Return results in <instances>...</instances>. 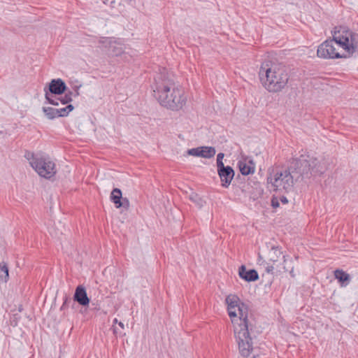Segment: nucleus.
<instances>
[{
	"instance_id": "f257e3e1",
	"label": "nucleus",
	"mask_w": 358,
	"mask_h": 358,
	"mask_svg": "<svg viewBox=\"0 0 358 358\" xmlns=\"http://www.w3.org/2000/svg\"><path fill=\"white\" fill-rule=\"evenodd\" d=\"M225 301L241 355L245 358L252 355L255 358L252 340L255 335L253 334L252 318L248 317V306L236 294H229Z\"/></svg>"
},
{
	"instance_id": "f03ea898",
	"label": "nucleus",
	"mask_w": 358,
	"mask_h": 358,
	"mask_svg": "<svg viewBox=\"0 0 358 358\" xmlns=\"http://www.w3.org/2000/svg\"><path fill=\"white\" fill-rule=\"evenodd\" d=\"M152 87L153 96L161 106L172 110H178L185 106L187 99L183 90L165 69L155 77Z\"/></svg>"
},
{
	"instance_id": "7ed1b4c3",
	"label": "nucleus",
	"mask_w": 358,
	"mask_h": 358,
	"mask_svg": "<svg viewBox=\"0 0 358 358\" xmlns=\"http://www.w3.org/2000/svg\"><path fill=\"white\" fill-rule=\"evenodd\" d=\"M259 76L263 86L270 92L281 91L287 84L289 76L284 66L264 62Z\"/></svg>"
},
{
	"instance_id": "20e7f679",
	"label": "nucleus",
	"mask_w": 358,
	"mask_h": 358,
	"mask_svg": "<svg viewBox=\"0 0 358 358\" xmlns=\"http://www.w3.org/2000/svg\"><path fill=\"white\" fill-rule=\"evenodd\" d=\"M296 181L299 179H308L313 176H320L325 171L321 162L316 157L309 155H301L299 157L293 159L289 165Z\"/></svg>"
},
{
	"instance_id": "39448f33",
	"label": "nucleus",
	"mask_w": 358,
	"mask_h": 358,
	"mask_svg": "<svg viewBox=\"0 0 358 358\" xmlns=\"http://www.w3.org/2000/svg\"><path fill=\"white\" fill-rule=\"evenodd\" d=\"M295 177L289 166L283 170H273L267 177V184L271 191L288 194L294 189Z\"/></svg>"
},
{
	"instance_id": "423d86ee",
	"label": "nucleus",
	"mask_w": 358,
	"mask_h": 358,
	"mask_svg": "<svg viewBox=\"0 0 358 358\" xmlns=\"http://www.w3.org/2000/svg\"><path fill=\"white\" fill-rule=\"evenodd\" d=\"M331 34L332 37L335 38L346 58H349L354 53L358 52L357 32L351 30L346 26H337L334 28Z\"/></svg>"
},
{
	"instance_id": "0eeeda50",
	"label": "nucleus",
	"mask_w": 358,
	"mask_h": 358,
	"mask_svg": "<svg viewBox=\"0 0 358 358\" xmlns=\"http://www.w3.org/2000/svg\"><path fill=\"white\" fill-rule=\"evenodd\" d=\"M24 157L40 176L50 179L56 174L55 164L48 157L29 151L25 152Z\"/></svg>"
},
{
	"instance_id": "6e6552de",
	"label": "nucleus",
	"mask_w": 358,
	"mask_h": 358,
	"mask_svg": "<svg viewBox=\"0 0 358 358\" xmlns=\"http://www.w3.org/2000/svg\"><path fill=\"white\" fill-rule=\"evenodd\" d=\"M266 259L275 266L276 269L280 271L282 268L285 272H289L292 277H294L292 259L287 258L279 247L273 246L268 252Z\"/></svg>"
},
{
	"instance_id": "1a4fd4ad",
	"label": "nucleus",
	"mask_w": 358,
	"mask_h": 358,
	"mask_svg": "<svg viewBox=\"0 0 358 358\" xmlns=\"http://www.w3.org/2000/svg\"><path fill=\"white\" fill-rule=\"evenodd\" d=\"M317 55L319 57L323 59L346 58L334 37L332 39L324 41L318 46Z\"/></svg>"
},
{
	"instance_id": "9d476101",
	"label": "nucleus",
	"mask_w": 358,
	"mask_h": 358,
	"mask_svg": "<svg viewBox=\"0 0 358 358\" xmlns=\"http://www.w3.org/2000/svg\"><path fill=\"white\" fill-rule=\"evenodd\" d=\"M45 97L48 102L52 105L57 106L58 101L52 99L50 93L52 94L62 95L66 91V85L63 80L61 78L52 79L49 83L48 90L44 89Z\"/></svg>"
},
{
	"instance_id": "9b49d317",
	"label": "nucleus",
	"mask_w": 358,
	"mask_h": 358,
	"mask_svg": "<svg viewBox=\"0 0 358 358\" xmlns=\"http://www.w3.org/2000/svg\"><path fill=\"white\" fill-rule=\"evenodd\" d=\"M103 43L108 47V53L112 56H120L124 52V45L112 38H106Z\"/></svg>"
},
{
	"instance_id": "f8f14e48",
	"label": "nucleus",
	"mask_w": 358,
	"mask_h": 358,
	"mask_svg": "<svg viewBox=\"0 0 358 358\" xmlns=\"http://www.w3.org/2000/svg\"><path fill=\"white\" fill-rule=\"evenodd\" d=\"M217 172L222 182V185L224 187H228L234 176L233 169L229 166H227L217 170Z\"/></svg>"
},
{
	"instance_id": "ddd939ff",
	"label": "nucleus",
	"mask_w": 358,
	"mask_h": 358,
	"mask_svg": "<svg viewBox=\"0 0 358 358\" xmlns=\"http://www.w3.org/2000/svg\"><path fill=\"white\" fill-rule=\"evenodd\" d=\"M73 299L77 301L81 306H87L90 303V299L87 296L85 287L82 285H79L76 287Z\"/></svg>"
},
{
	"instance_id": "4468645a",
	"label": "nucleus",
	"mask_w": 358,
	"mask_h": 358,
	"mask_svg": "<svg viewBox=\"0 0 358 358\" xmlns=\"http://www.w3.org/2000/svg\"><path fill=\"white\" fill-rule=\"evenodd\" d=\"M238 274L240 278L247 282L255 281L259 278V275L255 269L248 271L244 265L239 268Z\"/></svg>"
},
{
	"instance_id": "2eb2a0df",
	"label": "nucleus",
	"mask_w": 358,
	"mask_h": 358,
	"mask_svg": "<svg viewBox=\"0 0 358 358\" xmlns=\"http://www.w3.org/2000/svg\"><path fill=\"white\" fill-rule=\"evenodd\" d=\"M335 278L340 282L341 287H346L350 282V276L341 269L334 271Z\"/></svg>"
},
{
	"instance_id": "dca6fc26",
	"label": "nucleus",
	"mask_w": 358,
	"mask_h": 358,
	"mask_svg": "<svg viewBox=\"0 0 358 358\" xmlns=\"http://www.w3.org/2000/svg\"><path fill=\"white\" fill-rule=\"evenodd\" d=\"M249 163L250 164L243 162H240L239 164L240 171L244 176H247L255 172V164L251 161H250Z\"/></svg>"
},
{
	"instance_id": "f3484780",
	"label": "nucleus",
	"mask_w": 358,
	"mask_h": 358,
	"mask_svg": "<svg viewBox=\"0 0 358 358\" xmlns=\"http://www.w3.org/2000/svg\"><path fill=\"white\" fill-rule=\"evenodd\" d=\"M200 152L201 157L209 159L215 156L216 150L213 147L202 146Z\"/></svg>"
},
{
	"instance_id": "a211bd4d",
	"label": "nucleus",
	"mask_w": 358,
	"mask_h": 358,
	"mask_svg": "<svg viewBox=\"0 0 358 358\" xmlns=\"http://www.w3.org/2000/svg\"><path fill=\"white\" fill-rule=\"evenodd\" d=\"M280 201L282 204L288 203V199L284 195H282L280 197L277 196H273L272 199H271V206L273 208H278L279 206H280Z\"/></svg>"
},
{
	"instance_id": "6ab92c4d",
	"label": "nucleus",
	"mask_w": 358,
	"mask_h": 358,
	"mask_svg": "<svg viewBox=\"0 0 358 358\" xmlns=\"http://www.w3.org/2000/svg\"><path fill=\"white\" fill-rule=\"evenodd\" d=\"M122 199V191L119 188L113 189L110 194V199L115 203V207H117Z\"/></svg>"
},
{
	"instance_id": "aec40b11",
	"label": "nucleus",
	"mask_w": 358,
	"mask_h": 358,
	"mask_svg": "<svg viewBox=\"0 0 358 358\" xmlns=\"http://www.w3.org/2000/svg\"><path fill=\"white\" fill-rule=\"evenodd\" d=\"M43 111L44 112L46 117L50 120H53L58 117V109L52 107H43Z\"/></svg>"
},
{
	"instance_id": "412c9836",
	"label": "nucleus",
	"mask_w": 358,
	"mask_h": 358,
	"mask_svg": "<svg viewBox=\"0 0 358 358\" xmlns=\"http://www.w3.org/2000/svg\"><path fill=\"white\" fill-rule=\"evenodd\" d=\"M9 278L8 268L4 263H0V281L7 282Z\"/></svg>"
},
{
	"instance_id": "4be33fe9",
	"label": "nucleus",
	"mask_w": 358,
	"mask_h": 358,
	"mask_svg": "<svg viewBox=\"0 0 358 358\" xmlns=\"http://www.w3.org/2000/svg\"><path fill=\"white\" fill-rule=\"evenodd\" d=\"M189 199L194 203L196 206H198L199 208H202L204 204L206 203V201L199 196L197 194L192 192L189 195Z\"/></svg>"
},
{
	"instance_id": "5701e85b",
	"label": "nucleus",
	"mask_w": 358,
	"mask_h": 358,
	"mask_svg": "<svg viewBox=\"0 0 358 358\" xmlns=\"http://www.w3.org/2000/svg\"><path fill=\"white\" fill-rule=\"evenodd\" d=\"M58 109V117H66L70 112L74 109V106L72 104H68L66 107L57 108Z\"/></svg>"
},
{
	"instance_id": "b1692460",
	"label": "nucleus",
	"mask_w": 358,
	"mask_h": 358,
	"mask_svg": "<svg viewBox=\"0 0 358 358\" xmlns=\"http://www.w3.org/2000/svg\"><path fill=\"white\" fill-rule=\"evenodd\" d=\"M73 96V92L72 91H68L64 96L55 99L57 101H59L62 104H67L72 101Z\"/></svg>"
},
{
	"instance_id": "393cba45",
	"label": "nucleus",
	"mask_w": 358,
	"mask_h": 358,
	"mask_svg": "<svg viewBox=\"0 0 358 358\" xmlns=\"http://www.w3.org/2000/svg\"><path fill=\"white\" fill-rule=\"evenodd\" d=\"M200 149H201V147L189 149L187 150V154L189 155L201 157V153L200 152Z\"/></svg>"
},
{
	"instance_id": "a878e982",
	"label": "nucleus",
	"mask_w": 358,
	"mask_h": 358,
	"mask_svg": "<svg viewBox=\"0 0 358 358\" xmlns=\"http://www.w3.org/2000/svg\"><path fill=\"white\" fill-rule=\"evenodd\" d=\"M129 206L130 203L129 199L126 197H122V199H121V201H120L116 208H119L120 207H123L124 208L127 210L129 208Z\"/></svg>"
},
{
	"instance_id": "bb28decb",
	"label": "nucleus",
	"mask_w": 358,
	"mask_h": 358,
	"mask_svg": "<svg viewBox=\"0 0 358 358\" xmlns=\"http://www.w3.org/2000/svg\"><path fill=\"white\" fill-rule=\"evenodd\" d=\"M224 156V155L223 153H222V152L219 153L217 155V170H219V169H220L222 168L225 167V166L224 165V163L222 162Z\"/></svg>"
},
{
	"instance_id": "cd10ccee",
	"label": "nucleus",
	"mask_w": 358,
	"mask_h": 358,
	"mask_svg": "<svg viewBox=\"0 0 358 358\" xmlns=\"http://www.w3.org/2000/svg\"><path fill=\"white\" fill-rule=\"evenodd\" d=\"M81 87V85H75L73 89L74 90V92H73V96H79L80 93H79V88Z\"/></svg>"
},
{
	"instance_id": "c85d7f7f",
	"label": "nucleus",
	"mask_w": 358,
	"mask_h": 358,
	"mask_svg": "<svg viewBox=\"0 0 358 358\" xmlns=\"http://www.w3.org/2000/svg\"><path fill=\"white\" fill-rule=\"evenodd\" d=\"M275 268V265H268L266 268V271L268 272V273H270V272H272Z\"/></svg>"
},
{
	"instance_id": "c756f323",
	"label": "nucleus",
	"mask_w": 358,
	"mask_h": 358,
	"mask_svg": "<svg viewBox=\"0 0 358 358\" xmlns=\"http://www.w3.org/2000/svg\"><path fill=\"white\" fill-rule=\"evenodd\" d=\"M70 302H71V299H68L67 297H66V299H65V301H64V303H63V304H62V307H61V309H64V307H65L66 306H67V304H68L69 303H70Z\"/></svg>"
},
{
	"instance_id": "7c9ffc66",
	"label": "nucleus",
	"mask_w": 358,
	"mask_h": 358,
	"mask_svg": "<svg viewBox=\"0 0 358 358\" xmlns=\"http://www.w3.org/2000/svg\"><path fill=\"white\" fill-rule=\"evenodd\" d=\"M118 325H119L122 329H124V325L123 322H118Z\"/></svg>"
},
{
	"instance_id": "2f4dec72",
	"label": "nucleus",
	"mask_w": 358,
	"mask_h": 358,
	"mask_svg": "<svg viewBox=\"0 0 358 358\" xmlns=\"http://www.w3.org/2000/svg\"><path fill=\"white\" fill-rule=\"evenodd\" d=\"M114 323H118L119 322L117 321V320L115 318L113 321Z\"/></svg>"
},
{
	"instance_id": "473e14b6",
	"label": "nucleus",
	"mask_w": 358,
	"mask_h": 358,
	"mask_svg": "<svg viewBox=\"0 0 358 358\" xmlns=\"http://www.w3.org/2000/svg\"><path fill=\"white\" fill-rule=\"evenodd\" d=\"M113 332H114V334H117V331L116 329H113Z\"/></svg>"
},
{
	"instance_id": "72a5a7b5",
	"label": "nucleus",
	"mask_w": 358,
	"mask_h": 358,
	"mask_svg": "<svg viewBox=\"0 0 358 358\" xmlns=\"http://www.w3.org/2000/svg\"><path fill=\"white\" fill-rule=\"evenodd\" d=\"M259 259H262L261 255H259Z\"/></svg>"
}]
</instances>
